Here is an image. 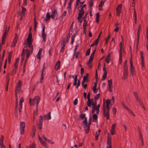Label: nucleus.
Masks as SVG:
<instances>
[{
  "mask_svg": "<svg viewBox=\"0 0 148 148\" xmlns=\"http://www.w3.org/2000/svg\"><path fill=\"white\" fill-rule=\"evenodd\" d=\"M92 115L93 119L95 120H97L98 119V116L96 114H94Z\"/></svg>",
  "mask_w": 148,
  "mask_h": 148,
  "instance_id": "nucleus-48",
  "label": "nucleus"
},
{
  "mask_svg": "<svg viewBox=\"0 0 148 148\" xmlns=\"http://www.w3.org/2000/svg\"><path fill=\"white\" fill-rule=\"evenodd\" d=\"M133 94L137 102L139 103L140 105L145 110H146V109L145 107L144 106V104L140 98L138 96L137 92H133Z\"/></svg>",
  "mask_w": 148,
  "mask_h": 148,
  "instance_id": "nucleus-3",
  "label": "nucleus"
},
{
  "mask_svg": "<svg viewBox=\"0 0 148 148\" xmlns=\"http://www.w3.org/2000/svg\"><path fill=\"white\" fill-rule=\"evenodd\" d=\"M78 103V99L77 98H76L74 100L73 102V104L74 105H76Z\"/></svg>",
  "mask_w": 148,
  "mask_h": 148,
  "instance_id": "nucleus-64",
  "label": "nucleus"
},
{
  "mask_svg": "<svg viewBox=\"0 0 148 148\" xmlns=\"http://www.w3.org/2000/svg\"><path fill=\"white\" fill-rule=\"evenodd\" d=\"M26 51L27 52L26 58L28 59L29 56L31 54L32 52H31V51H30L29 50H26Z\"/></svg>",
  "mask_w": 148,
  "mask_h": 148,
  "instance_id": "nucleus-31",
  "label": "nucleus"
},
{
  "mask_svg": "<svg viewBox=\"0 0 148 148\" xmlns=\"http://www.w3.org/2000/svg\"><path fill=\"white\" fill-rule=\"evenodd\" d=\"M79 117L81 118V119H85L86 118V114L84 113V114H81L79 115Z\"/></svg>",
  "mask_w": 148,
  "mask_h": 148,
  "instance_id": "nucleus-41",
  "label": "nucleus"
},
{
  "mask_svg": "<svg viewBox=\"0 0 148 148\" xmlns=\"http://www.w3.org/2000/svg\"><path fill=\"white\" fill-rule=\"evenodd\" d=\"M34 99H35V101H36V108H37L38 106V104L40 100V98L38 96L35 97Z\"/></svg>",
  "mask_w": 148,
  "mask_h": 148,
  "instance_id": "nucleus-24",
  "label": "nucleus"
},
{
  "mask_svg": "<svg viewBox=\"0 0 148 148\" xmlns=\"http://www.w3.org/2000/svg\"><path fill=\"white\" fill-rule=\"evenodd\" d=\"M78 45H76L75 46V49H74V53H73V57H74V56H75V55L76 52H77V48H78Z\"/></svg>",
  "mask_w": 148,
  "mask_h": 148,
  "instance_id": "nucleus-45",
  "label": "nucleus"
},
{
  "mask_svg": "<svg viewBox=\"0 0 148 148\" xmlns=\"http://www.w3.org/2000/svg\"><path fill=\"white\" fill-rule=\"evenodd\" d=\"M99 12H98L96 14V22L98 23L99 22Z\"/></svg>",
  "mask_w": 148,
  "mask_h": 148,
  "instance_id": "nucleus-37",
  "label": "nucleus"
},
{
  "mask_svg": "<svg viewBox=\"0 0 148 148\" xmlns=\"http://www.w3.org/2000/svg\"><path fill=\"white\" fill-rule=\"evenodd\" d=\"M29 148H35L36 145L35 144H31L29 146ZM27 148H29L28 147H27Z\"/></svg>",
  "mask_w": 148,
  "mask_h": 148,
  "instance_id": "nucleus-57",
  "label": "nucleus"
},
{
  "mask_svg": "<svg viewBox=\"0 0 148 148\" xmlns=\"http://www.w3.org/2000/svg\"><path fill=\"white\" fill-rule=\"evenodd\" d=\"M54 10L52 12L51 15V17L53 19L56 20L58 18V14L57 11L56 9H54Z\"/></svg>",
  "mask_w": 148,
  "mask_h": 148,
  "instance_id": "nucleus-7",
  "label": "nucleus"
},
{
  "mask_svg": "<svg viewBox=\"0 0 148 148\" xmlns=\"http://www.w3.org/2000/svg\"><path fill=\"white\" fill-rule=\"evenodd\" d=\"M124 45V42H121L119 44V52L122 53V47Z\"/></svg>",
  "mask_w": 148,
  "mask_h": 148,
  "instance_id": "nucleus-34",
  "label": "nucleus"
},
{
  "mask_svg": "<svg viewBox=\"0 0 148 148\" xmlns=\"http://www.w3.org/2000/svg\"><path fill=\"white\" fill-rule=\"evenodd\" d=\"M26 11V9L22 6V10L21 11V13L20 14V15L21 14V16H24Z\"/></svg>",
  "mask_w": 148,
  "mask_h": 148,
  "instance_id": "nucleus-23",
  "label": "nucleus"
},
{
  "mask_svg": "<svg viewBox=\"0 0 148 148\" xmlns=\"http://www.w3.org/2000/svg\"><path fill=\"white\" fill-rule=\"evenodd\" d=\"M35 99H34V100H32L31 98H30L29 102L30 106L34 105L35 104Z\"/></svg>",
  "mask_w": 148,
  "mask_h": 148,
  "instance_id": "nucleus-35",
  "label": "nucleus"
},
{
  "mask_svg": "<svg viewBox=\"0 0 148 148\" xmlns=\"http://www.w3.org/2000/svg\"><path fill=\"white\" fill-rule=\"evenodd\" d=\"M18 99H16V100H15V111L17 113V111H18Z\"/></svg>",
  "mask_w": 148,
  "mask_h": 148,
  "instance_id": "nucleus-30",
  "label": "nucleus"
},
{
  "mask_svg": "<svg viewBox=\"0 0 148 148\" xmlns=\"http://www.w3.org/2000/svg\"><path fill=\"white\" fill-rule=\"evenodd\" d=\"M70 38H66V40L64 38H62L61 41L60 45V52L61 53H64L65 49V47L66 43H68Z\"/></svg>",
  "mask_w": 148,
  "mask_h": 148,
  "instance_id": "nucleus-1",
  "label": "nucleus"
},
{
  "mask_svg": "<svg viewBox=\"0 0 148 148\" xmlns=\"http://www.w3.org/2000/svg\"><path fill=\"white\" fill-rule=\"evenodd\" d=\"M116 124H114L112 125L111 130V133L112 135L115 134V132Z\"/></svg>",
  "mask_w": 148,
  "mask_h": 148,
  "instance_id": "nucleus-17",
  "label": "nucleus"
},
{
  "mask_svg": "<svg viewBox=\"0 0 148 148\" xmlns=\"http://www.w3.org/2000/svg\"><path fill=\"white\" fill-rule=\"evenodd\" d=\"M128 74L123 73V75L122 77L123 79H126L127 78Z\"/></svg>",
  "mask_w": 148,
  "mask_h": 148,
  "instance_id": "nucleus-46",
  "label": "nucleus"
},
{
  "mask_svg": "<svg viewBox=\"0 0 148 148\" xmlns=\"http://www.w3.org/2000/svg\"><path fill=\"white\" fill-rule=\"evenodd\" d=\"M91 117H90L88 120V124L87 121V118H86L85 119H84V120L82 121V123H84L85 125H87L90 126V125L91 123Z\"/></svg>",
  "mask_w": 148,
  "mask_h": 148,
  "instance_id": "nucleus-15",
  "label": "nucleus"
},
{
  "mask_svg": "<svg viewBox=\"0 0 148 148\" xmlns=\"http://www.w3.org/2000/svg\"><path fill=\"white\" fill-rule=\"evenodd\" d=\"M122 5L120 4L118 5L117 7L116 8V15L118 16L120 15V13L121 12V10Z\"/></svg>",
  "mask_w": 148,
  "mask_h": 148,
  "instance_id": "nucleus-10",
  "label": "nucleus"
},
{
  "mask_svg": "<svg viewBox=\"0 0 148 148\" xmlns=\"http://www.w3.org/2000/svg\"><path fill=\"white\" fill-rule=\"evenodd\" d=\"M104 2H105L104 1H103V0L101 1L100 2L99 4V7H102V6L103 5Z\"/></svg>",
  "mask_w": 148,
  "mask_h": 148,
  "instance_id": "nucleus-62",
  "label": "nucleus"
},
{
  "mask_svg": "<svg viewBox=\"0 0 148 148\" xmlns=\"http://www.w3.org/2000/svg\"><path fill=\"white\" fill-rule=\"evenodd\" d=\"M44 118L45 120H49L51 119V112H49L47 114L44 115Z\"/></svg>",
  "mask_w": 148,
  "mask_h": 148,
  "instance_id": "nucleus-20",
  "label": "nucleus"
},
{
  "mask_svg": "<svg viewBox=\"0 0 148 148\" xmlns=\"http://www.w3.org/2000/svg\"><path fill=\"white\" fill-rule=\"evenodd\" d=\"M41 143L43 146L45 147H48L47 146V143L46 142L44 141V140L43 141V142H42V143Z\"/></svg>",
  "mask_w": 148,
  "mask_h": 148,
  "instance_id": "nucleus-54",
  "label": "nucleus"
},
{
  "mask_svg": "<svg viewBox=\"0 0 148 148\" xmlns=\"http://www.w3.org/2000/svg\"><path fill=\"white\" fill-rule=\"evenodd\" d=\"M4 136L3 135H1L0 139V143H3L4 141Z\"/></svg>",
  "mask_w": 148,
  "mask_h": 148,
  "instance_id": "nucleus-53",
  "label": "nucleus"
},
{
  "mask_svg": "<svg viewBox=\"0 0 148 148\" xmlns=\"http://www.w3.org/2000/svg\"><path fill=\"white\" fill-rule=\"evenodd\" d=\"M90 50H91V48L90 47V48H88L87 51H86V56H88V55H89L90 54Z\"/></svg>",
  "mask_w": 148,
  "mask_h": 148,
  "instance_id": "nucleus-55",
  "label": "nucleus"
},
{
  "mask_svg": "<svg viewBox=\"0 0 148 148\" xmlns=\"http://www.w3.org/2000/svg\"><path fill=\"white\" fill-rule=\"evenodd\" d=\"M78 31V29L77 27H76L74 28L73 30V32H72V34L71 35H73L71 37H75L76 35H77V34Z\"/></svg>",
  "mask_w": 148,
  "mask_h": 148,
  "instance_id": "nucleus-18",
  "label": "nucleus"
},
{
  "mask_svg": "<svg viewBox=\"0 0 148 148\" xmlns=\"http://www.w3.org/2000/svg\"><path fill=\"white\" fill-rule=\"evenodd\" d=\"M24 101V99L23 97H22L20 99L19 102V106H22V103Z\"/></svg>",
  "mask_w": 148,
  "mask_h": 148,
  "instance_id": "nucleus-43",
  "label": "nucleus"
},
{
  "mask_svg": "<svg viewBox=\"0 0 148 148\" xmlns=\"http://www.w3.org/2000/svg\"><path fill=\"white\" fill-rule=\"evenodd\" d=\"M43 122V116H40L39 120V123L38 127L39 129L41 130L42 128V123Z\"/></svg>",
  "mask_w": 148,
  "mask_h": 148,
  "instance_id": "nucleus-11",
  "label": "nucleus"
},
{
  "mask_svg": "<svg viewBox=\"0 0 148 148\" xmlns=\"http://www.w3.org/2000/svg\"><path fill=\"white\" fill-rule=\"evenodd\" d=\"M60 62L59 60H58L56 63L55 66V69L57 71L60 69Z\"/></svg>",
  "mask_w": 148,
  "mask_h": 148,
  "instance_id": "nucleus-19",
  "label": "nucleus"
},
{
  "mask_svg": "<svg viewBox=\"0 0 148 148\" xmlns=\"http://www.w3.org/2000/svg\"><path fill=\"white\" fill-rule=\"evenodd\" d=\"M97 109H98V108H97L96 107V106L95 107H93V108H92V114H94L95 113V111H96L97 110Z\"/></svg>",
  "mask_w": 148,
  "mask_h": 148,
  "instance_id": "nucleus-44",
  "label": "nucleus"
},
{
  "mask_svg": "<svg viewBox=\"0 0 148 148\" xmlns=\"http://www.w3.org/2000/svg\"><path fill=\"white\" fill-rule=\"evenodd\" d=\"M140 55L141 60V67L142 68V69L143 70L144 69L143 68L145 67V65L144 64V56H143V53L142 51H141L140 53Z\"/></svg>",
  "mask_w": 148,
  "mask_h": 148,
  "instance_id": "nucleus-13",
  "label": "nucleus"
},
{
  "mask_svg": "<svg viewBox=\"0 0 148 148\" xmlns=\"http://www.w3.org/2000/svg\"><path fill=\"white\" fill-rule=\"evenodd\" d=\"M82 81L85 82H88V77L84 76Z\"/></svg>",
  "mask_w": 148,
  "mask_h": 148,
  "instance_id": "nucleus-56",
  "label": "nucleus"
},
{
  "mask_svg": "<svg viewBox=\"0 0 148 148\" xmlns=\"http://www.w3.org/2000/svg\"><path fill=\"white\" fill-rule=\"evenodd\" d=\"M110 103V100L109 99H108L106 100V106H107L108 105H109V104Z\"/></svg>",
  "mask_w": 148,
  "mask_h": 148,
  "instance_id": "nucleus-63",
  "label": "nucleus"
},
{
  "mask_svg": "<svg viewBox=\"0 0 148 148\" xmlns=\"http://www.w3.org/2000/svg\"><path fill=\"white\" fill-rule=\"evenodd\" d=\"M83 21H84L83 24V29L85 30V29L86 28V26L87 24V21L86 20H83Z\"/></svg>",
  "mask_w": 148,
  "mask_h": 148,
  "instance_id": "nucleus-36",
  "label": "nucleus"
},
{
  "mask_svg": "<svg viewBox=\"0 0 148 148\" xmlns=\"http://www.w3.org/2000/svg\"><path fill=\"white\" fill-rule=\"evenodd\" d=\"M42 50V48H40L39 49L38 53L36 56L37 59L40 60L41 59L40 56L41 55V52Z\"/></svg>",
  "mask_w": 148,
  "mask_h": 148,
  "instance_id": "nucleus-25",
  "label": "nucleus"
},
{
  "mask_svg": "<svg viewBox=\"0 0 148 148\" xmlns=\"http://www.w3.org/2000/svg\"><path fill=\"white\" fill-rule=\"evenodd\" d=\"M77 75H76L75 77V78H74V83L73 84V85L74 86H75V85H76V84L77 82Z\"/></svg>",
  "mask_w": 148,
  "mask_h": 148,
  "instance_id": "nucleus-51",
  "label": "nucleus"
},
{
  "mask_svg": "<svg viewBox=\"0 0 148 148\" xmlns=\"http://www.w3.org/2000/svg\"><path fill=\"white\" fill-rule=\"evenodd\" d=\"M90 126L87 125H85L84 126V128L87 127L86 129H85V131L86 133H88L90 130Z\"/></svg>",
  "mask_w": 148,
  "mask_h": 148,
  "instance_id": "nucleus-29",
  "label": "nucleus"
},
{
  "mask_svg": "<svg viewBox=\"0 0 148 148\" xmlns=\"http://www.w3.org/2000/svg\"><path fill=\"white\" fill-rule=\"evenodd\" d=\"M100 38H97L94 41L93 43L94 44V45H98L99 39Z\"/></svg>",
  "mask_w": 148,
  "mask_h": 148,
  "instance_id": "nucleus-42",
  "label": "nucleus"
},
{
  "mask_svg": "<svg viewBox=\"0 0 148 148\" xmlns=\"http://www.w3.org/2000/svg\"><path fill=\"white\" fill-rule=\"evenodd\" d=\"M96 47L94 49V51H93V52L91 54V55L90 56L92 57H94L95 53L96 52Z\"/></svg>",
  "mask_w": 148,
  "mask_h": 148,
  "instance_id": "nucleus-52",
  "label": "nucleus"
},
{
  "mask_svg": "<svg viewBox=\"0 0 148 148\" xmlns=\"http://www.w3.org/2000/svg\"><path fill=\"white\" fill-rule=\"evenodd\" d=\"M32 30V26H30L29 29V34L28 37H32V33H31V31Z\"/></svg>",
  "mask_w": 148,
  "mask_h": 148,
  "instance_id": "nucleus-47",
  "label": "nucleus"
},
{
  "mask_svg": "<svg viewBox=\"0 0 148 148\" xmlns=\"http://www.w3.org/2000/svg\"><path fill=\"white\" fill-rule=\"evenodd\" d=\"M106 66V64L105 63L103 65V70L104 71V73H103V76L102 79V80H104L107 77V70L105 67Z\"/></svg>",
  "mask_w": 148,
  "mask_h": 148,
  "instance_id": "nucleus-8",
  "label": "nucleus"
},
{
  "mask_svg": "<svg viewBox=\"0 0 148 148\" xmlns=\"http://www.w3.org/2000/svg\"><path fill=\"white\" fill-rule=\"evenodd\" d=\"M74 22H73L72 24H71V25L70 27L69 28V36L68 37H69V36H70L72 34V32L73 29L72 28L73 25V24Z\"/></svg>",
  "mask_w": 148,
  "mask_h": 148,
  "instance_id": "nucleus-21",
  "label": "nucleus"
},
{
  "mask_svg": "<svg viewBox=\"0 0 148 148\" xmlns=\"http://www.w3.org/2000/svg\"><path fill=\"white\" fill-rule=\"evenodd\" d=\"M19 58H16L15 62L14 65V66L18 67V64L19 62Z\"/></svg>",
  "mask_w": 148,
  "mask_h": 148,
  "instance_id": "nucleus-33",
  "label": "nucleus"
},
{
  "mask_svg": "<svg viewBox=\"0 0 148 148\" xmlns=\"http://www.w3.org/2000/svg\"><path fill=\"white\" fill-rule=\"evenodd\" d=\"M103 116L106 117L107 120H108L110 118V112L106 111L105 107V103L104 102L103 104Z\"/></svg>",
  "mask_w": 148,
  "mask_h": 148,
  "instance_id": "nucleus-4",
  "label": "nucleus"
},
{
  "mask_svg": "<svg viewBox=\"0 0 148 148\" xmlns=\"http://www.w3.org/2000/svg\"><path fill=\"white\" fill-rule=\"evenodd\" d=\"M18 38H14L11 45V47H15L16 44L17 42Z\"/></svg>",
  "mask_w": 148,
  "mask_h": 148,
  "instance_id": "nucleus-22",
  "label": "nucleus"
},
{
  "mask_svg": "<svg viewBox=\"0 0 148 148\" xmlns=\"http://www.w3.org/2000/svg\"><path fill=\"white\" fill-rule=\"evenodd\" d=\"M10 26H9L8 29H7V26L6 27V28L5 30V32L4 33L2 37H5L6 36H7L9 32L10 28Z\"/></svg>",
  "mask_w": 148,
  "mask_h": 148,
  "instance_id": "nucleus-26",
  "label": "nucleus"
},
{
  "mask_svg": "<svg viewBox=\"0 0 148 148\" xmlns=\"http://www.w3.org/2000/svg\"><path fill=\"white\" fill-rule=\"evenodd\" d=\"M87 106L89 107H91V105H92V108L96 106V105L94 103V102L91 103V102H90L89 101H87Z\"/></svg>",
  "mask_w": 148,
  "mask_h": 148,
  "instance_id": "nucleus-27",
  "label": "nucleus"
},
{
  "mask_svg": "<svg viewBox=\"0 0 148 148\" xmlns=\"http://www.w3.org/2000/svg\"><path fill=\"white\" fill-rule=\"evenodd\" d=\"M106 61L108 63H109L110 62L111 60V59L110 58H108V57H106L105 59Z\"/></svg>",
  "mask_w": 148,
  "mask_h": 148,
  "instance_id": "nucleus-58",
  "label": "nucleus"
},
{
  "mask_svg": "<svg viewBox=\"0 0 148 148\" xmlns=\"http://www.w3.org/2000/svg\"><path fill=\"white\" fill-rule=\"evenodd\" d=\"M132 57V54H131V57L130 60V70L131 74L133 75V74L134 75L135 74L136 71L135 70L133 66Z\"/></svg>",
  "mask_w": 148,
  "mask_h": 148,
  "instance_id": "nucleus-5",
  "label": "nucleus"
},
{
  "mask_svg": "<svg viewBox=\"0 0 148 148\" xmlns=\"http://www.w3.org/2000/svg\"><path fill=\"white\" fill-rule=\"evenodd\" d=\"M123 73H128V67L125 66V67H123Z\"/></svg>",
  "mask_w": 148,
  "mask_h": 148,
  "instance_id": "nucleus-38",
  "label": "nucleus"
},
{
  "mask_svg": "<svg viewBox=\"0 0 148 148\" xmlns=\"http://www.w3.org/2000/svg\"><path fill=\"white\" fill-rule=\"evenodd\" d=\"M108 90L110 92H112V88L113 87L112 79H110V80H108Z\"/></svg>",
  "mask_w": 148,
  "mask_h": 148,
  "instance_id": "nucleus-12",
  "label": "nucleus"
},
{
  "mask_svg": "<svg viewBox=\"0 0 148 148\" xmlns=\"http://www.w3.org/2000/svg\"><path fill=\"white\" fill-rule=\"evenodd\" d=\"M84 11H79V12L78 14V18L82 17L84 15Z\"/></svg>",
  "mask_w": 148,
  "mask_h": 148,
  "instance_id": "nucleus-32",
  "label": "nucleus"
},
{
  "mask_svg": "<svg viewBox=\"0 0 148 148\" xmlns=\"http://www.w3.org/2000/svg\"><path fill=\"white\" fill-rule=\"evenodd\" d=\"M94 0H90L89 1V6L90 7H91L93 4V1Z\"/></svg>",
  "mask_w": 148,
  "mask_h": 148,
  "instance_id": "nucleus-59",
  "label": "nucleus"
},
{
  "mask_svg": "<svg viewBox=\"0 0 148 148\" xmlns=\"http://www.w3.org/2000/svg\"><path fill=\"white\" fill-rule=\"evenodd\" d=\"M110 38H106L105 39V44L107 45L108 44V41H109L110 40Z\"/></svg>",
  "mask_w": 148,
  "mask_h": 148,
  "instance_id": "nucleus-60",
  "label": "nucleus"
},
{
  "mask_svg": "<svg viewBox=\"0 0 148 148\" xmlns=\"http://www.w3.org/2000/svg\"><path fill=\"white\" fill-rule=\"evenodd\" d=\"M33 39L32 38H27L26 40H25L23 45H27L29 48L31 49V52H33V46L32 45Z\"/></svg>",
  "mask_w": 148,
  "mask_h": 148,
  "instance_id": "nucleus-2",
  "label": "nucleus"
},
{
  "mask_svg": "<svg viewBox=\"0 0 148 148\" xmlns=\"http://www.w3.org/2000/svg\"><path fill=\"white\" fill-rule=\"evenodd\" d=\"M14 67H15V68H13V69L12 71V72H13V73H14V75H15L16 74V71H17V69H18V67H16V66H14Z\"/></svg>",
  "mask_w": 148,
  "mask_h": 148,
  "instance_id": "nucleus-50",
  "label": "nucleus"
},
{
  "mask_svg": "<svg viewBox=\"0 0 148 148\" xmlns=\"http://www.w3.org/2000/svg\"><path fill=\"white\" fill-rule=\"evenodd\" d=\"M50 17H51V15H50L49 13H47V14L46 18H45V21H49L50 19Z\"/></svg>",
  "mask_w": 148,
  "mask_h": 148,
  "instance_id": "nucleus-40",
  "label": "nucleus"
},
{
  "mask_svg": "<svg viewBox=\"0 0 148 148\" xmlns=\"http://www.w3.org/2000/svg\"><path fill=\"white\" fill-rule=\"evenodd\" d=\"M25 126V124L24 122H22L20 123V133L22 134H24Z\"/></svg>",
  "mask_w": 148,
  "mask_h": 148,
  "instance_id": "nucleus-6",
  "label": "nucleus"
},
{
  "mask_svg": "<svg viewBox=\"0 0 148 148\" xmlns=\"http://www.w3.org/2000/svg\"><path fill=\"white\" fill-rule=\"evenodd\" d=\"M83 8H83V7L80 6L78 7V10L79 11H84V10H83Z\"/></svg>",
  "mask_w": 148,
  "mask_h": 148,
  "instance_id": "nucleus-61",
  "label": "nucleus"
},
{
  "mask_svg": "<svg viewBox=\"0 0 148 148\" xmlns=\"http://www.w3.org/2000/svg\"><path fill=\"white\" fill-rule=\"evenodd\" d=\"M45 68V64L44 63L43 65V67L41 71V77L40 78V82L41 83H42V80L44 79V77H43V74L44 73V70Z\"/></svg>",
  "mask_w": 148,
  "mask_h": 148,
  "instance_id": "nucleus-14",
  "label": "nucleus"
},
{
  "mask_svg": "<svg viewBox=\"0 0 148 148\" xmlns=\"http://www.w3.org/2000/svg\"><path fill=\"white\" fill-rule=\"evenodd\" d=\"M42 37H46V35L45 33V26L43 24L42 25Z\"/></svg>",
  "mask_w": 148,
  "mask_h": 148,
  "instance_id": "nucleus-28",
  "label": "nucleus"
},
{
  "mask_svg": "<svg viewBox=\"0 0 148 148\" xmlns=\"http://www.w3.org/2000/svg\"><path fill=\"white\" fill-rule=\"evenodd\" d=\"M111 138L110 136V135L109 133H108L107 140V145H111Z\"/></svg>",
  "mask_w": 148,
  "mask_h": 148,
  "instance_id": "nucleus-16",
  "label": "nucleus"
},
{
  "mask_svg": "<svg viewBox=\"0 0 148 148\" xmlns=\"http://www.w3.org/2000/svg\"><path fill=\"white\" fill-rule=\"evenodd\" d=\"M119 63L121 64L122 63V53L119 52Z\"/></svg>",
  "mask_w": 148,
  "mask_h": 148,
  "instance_id": "nucleus-39",
  "label": "nucleus"
},
{
  "mask_svg": "<svg viewBox=\"0 0 148 148\" xmlns=\"http://www.w3.org/2000/svg\"><path fill=\"white\" fill-rule=\"evenodd\" d=\"M22 85V83L21 81L19 80L16 86L15 90H16L17 92L20 91Z\"/></svg>",
  "mask_w": 148,
  "mask_h": 148,
  "instance_id": "nucleus-9",
  "label": "nucleus"
},
{
  "mask_svg": "<svg viewBox=\"0 0 148 148\" xmlns=\"http://www.w3.org/2000/svg\"><path fill=\"white\" fill-rule=\"evenodd\" d=\"M12 51H10V52H9L8 54V59H11L12 58Z\"/></svg>",
  "mask_w": 148,
  "mask_h": 148,
  "instance_id": "nucleus-49",
  "label": "nucleus"
}]
</instances>
